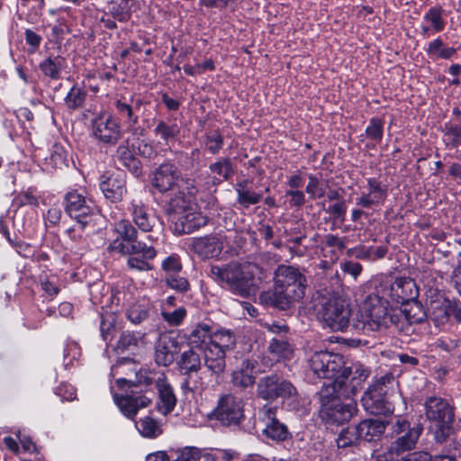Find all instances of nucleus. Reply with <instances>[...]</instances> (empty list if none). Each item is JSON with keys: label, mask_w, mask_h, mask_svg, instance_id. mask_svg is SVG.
I'll return each mask as SVG.
<instances>
[{"label": "nucleus", "mask_w": 461, "mask_h": 461, "mask_svg": "<svg viewBox=\"0 0 461 461\" xmlns=\"http://www.w3.org/2000/svg\"><path fill=\"white\" fill-rule=\"evenodd\" d=\"M201 352L203 354L204 365L209 371L217 376L223 373L226 367V352L223 349L209 343Z\"/></svg>", "instance_id": "nucleus-27"}, {"label": "nucleus", "mask_w": 461, "mask_h": 461, "mask_svg": "<svg viewBox=\"0 0 461 461\" xmlns=\"http://www.w3.org/2000/svg\"><path fill=\"white\" fill-rule=\"evenodd\" d=\"M130 212L134 224L143 232H151L158 222V218L152 214L149 207L140 200H132Z\"/></svg>", "instance_id": "nucleus-24"}, {"label": "nucleus", "mask_w": 461, "mask_h": 461, "mask_svg": "<svg viewBox=\"0 0 461 461\" xmlns=\"http://www.w3.org/2000/svg\"><path fill=\"white\" fill-rule=\"evenodd\" d=\"M256 366L257 361L253 359L243 360L240 364V366L234 370L231 374V383L233 386L240 390L252 387L256 380Z\"/></svg>", "instance_id": "nucleus-26"}, {"label": "nucleus", "mask_w": 461, "mask_h": 461, "mask_svg": "<svg viewBox=\"0 0 461 461\" xmlns=\"http://www.w3.org/2000/svg\"><path fill=\"white\" fill-rule=\"evenodd\" d=\"M343 365L342 356L328 351L315 352L308 360L309 369L313 376L319 379L332 380L324 387H334V389H342L346 384L345 378L350 370L342 369Z\"/></svg>", "instance_id": "nucleus-6"}, {"label": "nucleus", "mask_w": 461, "mask_h": 461, "mask_svg": "<svg viewBox=\"0 0 461 461\" xmlns=\"http://www.w3.org/2000/svg\"><path fill=\"white\" fill-rule=\"evenodd\" d=\"M150 304L146 300H140L131 303L126 309V318L132 324H140L149 318Z\"/></svg>", "instance_id": "nucleus-37"}, {"label": "nucleus", "mask_w": 461, "mask_h": 461, "mask_svg": "<svg viewBox=\"0 0 461 461\" xmlns=\"http://www.w3.org/2000/svg\"><path fill=\"white\" fill-rule=\"evenodd\" d=\"M86 197L77 191L68 192L65 195V212L85 229L91 221L94 208Z\"/></svg>", "instance_id": "nucleus-11"}, {"label": "nucleus", "mask_w": 461, "mask_h": 461, "mask_svg": "<svg viewBox=\"0 0 461 461\" xmlns=\"http://www.w3.org/2000/svg\"><path fill=\"white\" fill-rule=\"evenodd\" d=\"M184 182L178 167L170 162H165L157 167L153 172L152 186L160 193L180 187Z\"/></svg>", "instance_id": "nucleus-13"}, {"label": "nucleus", "mask_w": 461, "mask_h": 461, "mask_svg": "<svg viewBox=\"0 0 461 461\" xmlns=\"http://www.w3.org/2000/svg\"><path fill=\"white\" fill-rule=\"evenodd\" d=\"M118 114L124 119L125 123L129 126H134L139 122V117L134 114L133 107L122 100H117L114 103Z\"/></svg>", "instance_id": "nucleus-49"}, {"label": "nucleus", "mask_w": 461, "mask_h": 461, "mask_svg": "<svg viewBox=\"0 0 461 461\" xmlns=\"http://www.w3.org/2000/svg\"><path fill=\"white\" fill-rule=\"evenodd\" d=\"M361 440L357 426L343 429L337 438L339 448L356 446Z\"/></svg>", "instance_id": "nucleus-47"}, {"label": "nucleus", "mask_w": 461, "mask_h": 461, "mask_svg": "<svg viewBox=\"0 0 461 461\" xmlns=\"http://www.w3.org/2000/svg\"><path fill=\"white\" fill-rule=\"evenodd\" d=\"M114 402L125 417L133 420L139 410L146 408L151 403L152 397L147 393L142 394L133 393L130 395L115 394Z\"/></svg>", "instance_id": "nucleus-20"}, {"label": "nucleus", "mask_w": 461, "mask_h": 461, "mask_svg": "<svg viewBox=\"0 0 461 461\" xmlns=\"http://www.w3.org/2000/svg\"><path fill=\"white\" fill-rule=\"evenodd\" d=\"M118 238L108 246L110 252H128L129 249H140L145 242L139 239L137 229L128 220H120L114 224Z\"/></svg>", "instance_id": "nucleus-10"}, {"label": "nucleus", "mask_w": 461, "mask_h": 461, "mask_svg": "<svg viewBox=\"0 0 461 461\" xmlns=\"http://www.w3.org/2000/svg\"><path fill=\"white\" fill-rule=\"evenodd\" d=\"M252 180L244 179L239 181L235 185V192L237 194V203L245 209H248L250 205L258 203L262 200V194L254 192L250 187L249 184Z\"/></svg>", "instance_id": "nucleus-31"}, {"label": "nucleus", "mask_w": 461, "mask_h": 461, "mask_svg": "<svg viewBox=\"0 0 461 461\" xmlns=\"http://www.w3.org/2000/svg\"><path fill=\"white\" fill-rule=\"evenodd\" d=\"M423 21L429 24L431 29L439 32L445 28V22L442 18L441 10L438 8H430L423 16Z\"/></svg>", "instance_id": "nucleus-48"}, {"label": "nucleus", "mask_w": 461, "mask_h": 461, "mask_svg": "<svg viewBox=\"0 0 461 461\" xmlns=\"http://www.w3.org/2000/svg\"><path fill=\"white\" fill-rule=\"evenodd\" d=\"M305 238L304 234L298 235L296 237H291L287 239L285 248L291 253L292 256L303 257L307 251V248L302 246V241Z\"/></svg>", "instance_id": "nucleus-54"}, {"label": "nucleus", "mask_w": 461, "mask_h": 461, "mask_svg": "<svg viewBox=\"0 0 461 461\" xmlns=\"http://www.w3.org/2000/svg\"><path fill=\"white\" fill-rule=\"evenodd\" d=\"M68 154L60 145H54L50 155V162L55 167L62 168L68 166Z\"/></svg>", "instance_id": "nucleus-52"}, {"label": "nucleus", "mask_w": 461, "mask_h": 461, "mask_svg": "<svg viewBox=\"0 0 461 461\" xmlns=\"http://www.w3.org/2000/svg\"><path fill=\"white\" fill-rule=\"evenodd\" d=\"M223 146V137L218 131H213L205 136V149L212 155L220 152Z\"/></svg>", "instance_id": "nucleus-53"}, {"label": "nucleus", "mask_w": 461, "mask_h": 461, "mask_svg": "<svg viewBox=\"0 0 461 461\" xmlns=\"http://www.w3.org/2000/svg\"><path fill=\"white\" fill-rule=\"evenodd\" d=\"M268 352L279 360L291 359L294 355V348L288 339L285 337H274L268 345Z\"/></svg>", "instance_id": "nucleus-35"}, {"label": "nucleus", "mask_w": 461, "mask_h": 461, "mask_svg": "<svg viewBox=\"0 0 461 461\" xmlns=\"http://www.w3.org/2000/svg\"><path fill=\"white\" fill-rule=\"evenodd\" d=\"M342 369L350 370V372L347 374V378H345L346 384L341 389L345 396L348 397L349 395L356 394L359 391L362 387V384L368 377L369 371L360 363H355L349 367H346L343 365Z\"/></svg>", "instance_id": "nucleus-25"}, {"label": "nucleus", "mask_w": 461, "mask_h": 461, "mask_svg": "<svg viewBox=\"0 0 461 461\" xmlns=\"http://www.w3.org/2000/svg\"><path fill=\"white\" fill-rule=\"evenodd\" d=\"M424 408L435 442L446 443L454 433V407L441 397L430 396L425 400Z\"/></svg>", "instance_id": "nucleus-5"}, {"label": "nucleus", "mask_w": 461, "mask_h": 461, "mask_svg": "<svg viewBox=\"0 0 461 461\" xmlns=\"http://www.w3.org/2000/svg\"><path fill=\"white\" fill-rule=\"evenodd\" d=\"M215 416L223 425H239L244 418L242 401L230 394L221 397Z\"/></svg>", "instance_id": "nucleus-16"}, {"label": "nucleus", "mask_w": 461, "mask_h": 461, "mask_svg": "<svg viewBox=\"0 0 461 461\" xmlns=\"http://www.w3.org/2000/svg\"><path fill=\"white\" fill-rule=\"evenodd\" d=\"M166 283L169 287L180 293H185L190 289V285L187 279L178 276L177 273L167 274L166 276Z\"/></svg>", "instance_id": "nucleus-55"}, {"label": "nucleus", "mask_w": 461, "mask_h": 461, "mask_svg": "<svg viewBox=\"0 0 461 461\" xmlns=\"http://www.w3.org/2000/svg\"><path fill=\"white\" fill-rule=\"evenodd\" d=\"M110 14L113 18L120 23H125L131 18V7L126 5H113Z\"/></svg>", "instance_id": "nucleus-61"}, {"label": "nucleus", "mask_w": 461, "mask_h": 461, "mask_svg": "<svg viewBox=\"0 0 461 461\" xmlns=\"http://www.w3.org/2000/svg\"><path fill=\"white\" fill-rule=\"evenodd\" d=\"M163 378L165 380L166 375L162 372H145L140 373L138 376V383L140 385L151 386L153 384L158 388V379Z\"/></svg>", "instance_id": "nucleus-59"}, {"label": "nucleus", "mask_w": 461, "mask_h": 461, "mask_svg": "<svg viewBox=\"0 0 461 461\" xmlns=\"http://www.w3.org/2000/svg\"><path fill=\"white\" fill-rule=\"evenodd\" d=\"M317 318L334 331H343L349 324L351 310L341 297L321 295L315 300Z\"/></svg>", "instance_id": "nucleus-7"}, {"label": "nucleus", "mask_w": 461, "mask_h": 461, "mask_svg": "<svg viewBox=\"0 0 461 461\" xmlns=\"http://www.w3.org/2000/svg\"><path fill=\"white\" fill-rule=\"evenodd\" d=\"M163 320L170 326H178L186 316V310L184 307H179L173 312H162Z\"/></svg>", "instance_id": "nucleus-58"}, {"label": "nucleus", "mask_w": 461, "mask_h": 461, "mask_svg": "<svg viewBox=\"0 0 461 461\" xmlns=\"http://www.w3.org/2000/svg\"><path fill=\"white\" fill-rule=\"evenodd\" d=\"M145 336V332L123 330L118 339L115 348L120 353L135 349L140 343L143 342Z\"/></svg>", "instance_id": "nucleus-36"}, {"label": "nucleus", "mask_w": 461, "mask_h": 461, "mask_svg": "<svg viewBox=\"0 0 461 461\" xmlns=\"http://www.w3.org/2000/svg\"><path fill=\"white\" fill-rule=\"evenodd\" d=\"M135 426L140 434L144 438H155L162 434L161 425L149 416L140 419L135 423Z\"/></svg>", "instance_id": "nucleus-40"}, {"label": "nucleus", "mask_w": 461, "mask_h": 461, "mask_svg": "<svg viewBox=\"0 0 461 461\" xmlns=\"http://www.w3.org/2000/svg\"><path fill=\"white\" fill-rule=\"evenodd\" d=\"M65 67V59L61 56L48 57L40 63V69L44 76L57 80Z\"/></svg>", "instance_id": "nucleus-39"}, {"label": "nucleus", "mask_w": 461, "mask_h": 461, "mask_svg": "<svg viewBox=\"0 0 461 461\" xmlns=\"http://www.w3.org/2000/svg\"><path fill=\"white\" fill-rule=\"evenodd\" d=\"M209 170L218 183L229 180L234 175L230 158H221L209 166Z\"/></svg>", "instance_id": "nucleus-38"}, {"label": "nucleus", "mask_w": 461, "mask_h": 461, "mask_svg": "<svg viewBox=\"0 0 461 461\" xmlns=\"http://www.w3.org/2000/svg\"><path fill=\"white\" fill-rule=\"evenodd\" d=\"M369 194L375 195L381 201H384L386 196V188L382 185L381 182L376 178H369L367 180Z\"/></svg>", "instance_id": "nucleus-63"}, {"label": "nucleus", "mask_w": 461, "mask_h": 461, "mask_svg": "<svg viewBox=\"0 0 461 461\" xmlns=\"http://www.w3.org/2000/svg\"><path fill=\"white\" fill-rule=\"evenodd\" d=\"M306 278L299 269L280 265L274 273V287L262 292L258 301L262 305L287 310L305 294Z\"/></svg>", "instance_id": "nucleus-1"}, {"label": "nucleus", "mask_w": 461, "mask_h": 461, "mask_svg": "<svg viewBox=\"0 0 461 461\" xmlns=\"http://www.w3.org/2000/svg\"><path fill=\"white\" fill-rule=\"evenodd\" d=\"M277 408L265 404L258 411L259 420L265 424L263 434L273 440L284 441L291 437L287 426L276 419Z\"/></svg>", "instance_id": "nucleus-15"}, {"label": "nucleus", "mask_w": 461, "mask_h": 461, "mask_svg": "<svg viewBox=\"0 0 461 461\" xmlns=\"http://www.w3.org/2000/svg\"><path fill=\"white\" fill-rule=\"evenodd\" d=\"M388 421L381 419H366L357 425L360 438L370 442L379 438L384 432Z\"/></svg>", "instance_id": "nucleus-29"}, {"label": "nucleus", "mask_w": 461, "mask_h": 461, "mask_svg": "<svg viewBox=\"0 0 461 461\" xmlns=\"http://www.w3.org/2000/svg\"><path fill=\"white\" fill-rule=\"evenodd\" d=\"M176 457L172 461H199L202 452L194 447H186L179 451H176Z\"/></svg>", "instance_id": "nucleus-57"}, {"label": "nucleus", "mask_w": 461, "mask_h": 461, "mask_svg": "<svg viewBox=\"0 0 461 461\" xmlns=\"http://www.w3.org/2000/svg\"><path fill=\"white\" fill-rule=\"evenodd\" d=\"M340 268L343 271V273L348 274L354 278V280H357L363 271V267L361 264L351 260L342 262L340 264Z\"/></svg>", "instance_id": "nucleus-62"}, {"label": "nucleus", "mask_w": 461, "mask_h": 461, "mask_svg": "<svg viewBox=\"0 0 461 461\" xmlns=\"http://www.w3.org/2000/svg\"><path fill=\"white\" fill-rule=\"evenodd\" d=\"M393 380L392 375H385L372 384L364 393L361 403L364 409L373 415H386L393 411L386 398L388 384Z\"/></svg>", "instance_id": "nucleus-8"}, {"label": "nucleus", "mask_w": 461, "mask_h": 461, "mask_svg": "<svg viewBox=\"0 0 461 461\" xmlns=\"http://www.w3.org/2000/svg\"><path fill=\"white\" fill-rule=\"evenodd\" d=\"M115 158L124 167L132 173H138L140 171V162L134 157L128 145H120L117 148Z\"/></svg>", "instance_id": "nucleus-41"}, {"label": "nucleus", "mask_w": 461, "mask_h": 461, "mask_svg": "<svg viewBox=\"0 0 461 461\" xmlns=\"http://www.w3.org/2000/svg\"><path fill=\"white\" fill-rule=\"evenodd\" d=\"M426 52L431 59L440 58L443 59H448L456 53V49L445 47L442 40L440 38H437L429 42Z\"/></svg>", "instance_id": "nucleus-44"}, {"label": "nucleus", "mask_w": 461, "mask_h": 461, "mask_svg": "<svg viewBox=\"0 0 461 461\" xmlns=\"http://www.w3.org/2000/svg\"><path fill=\"white\" fill-rule=\"evenodd\" d=\"M104 197L111 203H119L127 193L126 176L123 172L103 176L99 183Z\"/></svg>", "instance_id": "nucleus-17"}, {"label": "nucleus", "mask_w": 461, "mask_h": 461, "mask_svg": "<svg viewBox=\"0 0 461 461\" xmlns=\"http://www.w3.org/2000/svg\"><path fill=\"white\" fill-rule=\"evenodd\" d=\"M174 232L177 235L189 234L207 223V218L197 212L194 207L172 217Z\"/></svg>", "instance_id": "nucleus-18"}, {"label": "nucleus", "mask_w": 461, "mask_h": 461, "mask_svg": "<svg viewBox=\"0 0 461 461\" xmlns=\"http://www.w3.org/2000/svg\"><path fill=\"white\" fill-rule=\"evenodd\" d=\"M200 351L189 348L188 350L184 351L177 361L178 367L185 375L196 373L202 366V360Z\"/></svg>", "instance_id": "nucleus-33"}, {"label": "nucleus", "mask_w": 461, "mask_h": 461, "mask_svg": "<svg viewBox=\"0 0 461 461\" xmlns=\"http://www.w3.org/2000/svg\"><path fill=\"white\" fill-rule=\"evenodd\" d=\"M402 310L398 312L400 321L402 319L406 321L408 323H421L426 320L427 314L423 309V306L416 299L403 304Z\"/></svg>", "instance_id": "nucleus-34"}, {"label": "nucleus", "mask_w": 461, "mask_h": 461, "mask_svg": "<svg viewBox=\"0 0 461 461\" xmlns=\"http://www.w3.org/2000/svg\"><path fill=\"white\" fill-rule=\"evenodd\" d=\"M211 343L223 349L224 352L231 350L236 345V338L229 330H218L212 332Z\"/></svg>", "instance_id": "nucleus-43"}, {"label": "nucleus", "mask_w": 461, "mask_h": 461, "mask_svg": "<svg viewBox=\"0 0 461 461\" xmlns=\"http://www.w3.org/2000/svg\"><path fill=\"white\" fill-rule=\"evenodd\" d=\"M390 297L397 303L405 304L417 299L419 290L410 277L396 278L390 285Z\"/></svg>", "instance_id": "nucleus-21"}, {"label": "nucleus", "mask_w": 461, "mask_h": 461, "mask_svg": "<svg viewBox=\"0 0 461 461\" xmlns=\"http://www.w3.org/2000/svg\"><path fill=\"white\" fill-rule=\"evenodd\" d=\"M212 337V327L206 323H198L193 328L186 339L190 348L201 352L206 345L211 343Z\"/></svg>", "instance_id": "nucleus-32"}, {"label": "nucleus", "mask_w": 461, "mask_h": 461, "mask_svg": "<svg viewBox=\"0 0 461 461\" xmlns=\"http://www.w3.org/2000/svg\"><path fill=\"white\" fill-rule=\"evenodd\" d=\"M191 249L202 259L213 258L221 254L223 243L216 236H203L193 240Z\"/></svg>", "instance_id": "nucleus-23"}, {"label": "nucleus", "mask_w": 461, "mask_h": 461, "mask_svg": "<svg viewBox=\"0 0 461 461\" xmlns=\"http://www.w3.org/2000/svg\"><path fill=\"white\" fill-rule=\"evenodd\" d=\"M180 350L177 338L170 333L161 334L155 346V361L158 365L167 366Z\"/></svg>", "instance_id": "nucleus-19"}, {"label": "nucleus", "mask_w": 461, "mask_h": 461, "mask_svg": "<svg viewBox=\"0 0 461 461\" xmlns=\"http://www.w3.org/2000/svg\"><path fill=\"white\" fill-rule=\"evenodd\" d=\"M192 207L190 200L182 194L172 197L168 203V211L171 218Z\"/></svg>", "instance_id": "nucleus-50"}, {"label": "nucleus", "mask_w": 461, "mask_h": 461, "mask_svg": "<svg viewBox=\"0 0 461 461\" xmlns=\"http://www.w3.org/2000/svg\"><path fill=\"white\" fill-rule=\"evenodd\" d=\"M297 395L295 386L288 380L272 374L259 378L257 384V396L267 402H274L277 398H292Z\"/></svg>", "instance_id": "nucleus-9"}, {"label": "nucleus", "mask_w": 461, "mask_h": 461, "mask_svg": "<svg viewBox=\"0 0 461 461\" xmlns=\"http://www.w3.org/2000/svg\"><path fill=\"white\" fill-rule=\"evenodd\" d=\"M120 254L128 255L127 265L131 270L149 271L151 269L149 260L153 259L157 251L152 245L144 243L140 249H129L128 252H121Z\"/></svg>", "instance_id": "nucleus-22"}, {"label": "nucleus", "mask_w": 461, "mask_h": 461, "mask_svg": "<svg viewBox=\"0 0 461 461\" xmlns=\"http://www.w3.org/2000/svg\"><path fill=\"white\" fill-rule=\"evenodd\" d=\"M115 327V316L112 313H106L102 316L100 324L101 336L104 340H111L112 331Z\"/></svg>", "instance_id": "nucleus-56"}, {"label": "nucleus", "mask_w": 461, "mask_h": 461, "mask_svg": "<svg viewBox=\"0 0 461 461\" xmlns=\"http://www.w3.org/2000/svg\"><path fill=\"white\" fill-rule=\"evenodd\" d=\"M383 134V122L378 118H372L366 129V136L375 142H381Z\"/></svg>", "instance_id": "nucleus-51"}, {"label": "nucleus", "mask_w": 461, "mask_h": 461, "mask_svg": "<svg viewBox=\"0 0 461 461\" xmlns=\"http://www.w3.org/2000/svg\"><path fill=\"white\" fill-rule=\"evenodd\" d=\"M86 91L82 87L74 86L64 99L67 107L72 110L81 108L86 102Z\"/></svg>", "instance_id": "nucleus-46"}, {"label": "nucleus", "mask_w": 461, "mask_h": 461, "mask_svg": "<svg viewBox=\"0 0 461 461\" xmlns=\"http://www.w3.org/2000/svg\"><path fill=\"white\" fill-rule=\"evenodd\" d=\"M180 133V129L176 123L169 124L165 121H159L155 129L154 134L159 138L165 144H168Z\"/></svg>", "instance_id": "nucleus-42"}, {"label": "nucleus", "mask_w": 461, "mask_h": 461, "mask_svg": "<svg viewBox=\"0 0 461 461\" xmlns=\"http://www.w3.org/2000/svg\"><path fill=\"white\" fill-rule=\"evenodd\" d=\"M345 394L334 387H323L318 393L321 404L320 416L329 425H342L348 422L357 412V402L352 399L341 400Z\"/></svg>", "instance_id": "nucleus-4"}, {"label": "nucleus", "mask_w": 461, "mask_h": 461, "mask_svg": "<svg viewBox=\"0 0 461 461\" xmlns=\"http://www.w3.org/2000/svg\"><path fill=\"white\" fill-rule=\"evenodd\" d=\"M306 192L312 198H321L323 197L325 194V190L322 185H321L318 178L312 175L309 176V183L306 186Z\"/></svg>", "instance_id": "nucleus-60"}, {"label": "nucleus", "mask_w": 461, "mask_h": 461, "mask_svg": "<svg viewBox=\"0 0 461 461\" xmlns=\"http://www.w3.org/2000/svg\"><path fill=\"white\" fill-rule=\"evenodd\" d=\"M398 311L390 307L389 302L378 294H370L363 302L359 318L353 326L364 332L381 331L392 327L401 330Z\"/></svg>", "instance_id": "nucleus-3"}, {"label": "nucleus", "mask_w": 461, "mask_h": 461, "mask_svg": "<svg viewBox=\"0 0 461 461\" xmlns=\"http://www.w3.org/2000/svg\"><path fill=\"white\" fill-rule=\"evenodd\" d=\"M429 297L432 298L430 294ZM449 307H451V301L438 294V297L429 301V316L436 326L445 324L449 319Z\"/></svg>", "instance_id": "nucleus-30"}, {"label": "nucleus", "mask_w": 461, "mask_h": 461, "mask_svg": "<svg viewBox=\"0 0 461 461\" xmlns=\"http://www.w3.org/2000/svg\"><path fill=\"white\" fill-rule=\"evenodd\" d=\"M158 401L157 403L158 411L163 414L167 415L169 414L176 404V397L174 393V390L168 381L167 380V377L165 380L161 378L158 379Z\"/></svg>", "instance_id": "nucleus-28"}, {"label": "nucleus", "mask_w": 461, "mask_h": 461, "mask_svg": "<svg viewBox=\"0 0 461 461\" xmlns=\"http://www.w3.org/2000/svg\"><path fill=\"white\" fill-rule=\"evenodd\" d=\"M93 135L105 144L114 145L122 136L121 125L113 115H98L92 121Z\"/></svg>", "instance_id": "nucleus-14"}, {"label": "nucleus", "mask_w": 461, "mask_h": 461, "mask_svg": "<svg viewBox=\"0 0 461 461\" xmlns=\"http://www.w3.org/2000/svg\"><path fill=\"white\" fill-rule=\"evenodd\" d=\"M443 141L447 147L457 148L461 144V127L447 122L442 129Z\"/></svg>", "instance_id": "nucleus-45"}, {"label": "nucleus", "mask_w": 461, "mask_h": 461, "mask_svg": "<svg viewBox=\"0 0 461 461\" xmlns=\"http://www.w3.org/2000/svg\"><path fill=\"white\" fill-rule=\"evenodd\" d=\"M349 256H353L357 259L370 260L373 256V247L359 246L349 249L348 250Z\"/></svg>", "instance_id": "nucleus-64"}, {"label": "nucleus", "mask_w": 461, "mask_h": 461, "mask_svg": "<svg viewBox=\"0 0 461 461\" xmlns=\"http://www.w3.org/2000/svg\"><path fill=\"white\" fill-rule=\"evenodd\" d=\"M422 430L423 428L420 424L411 427L407 420H397L393 425V432L400 436L390 447L396 451V455L410 451L415 447Z\"/></svg>", "instance_id": "nucleus-12"}, {"label": "nucleus", "mask_w": 461, "mask_h": 461, "mask_svg": "<svg viewBox=\"0 0 461 461\" xmlns=\"http://www.w3.org/2000/svg\"><path fill=\"white\" fill-rule=\"evenodd\" d=\"M209 276L232 294L248 297L254 291V279L257 276L261 279L264 272L256 263L233 260L222 266H211Z\"/></svg>", "instance_id": "nucleus-2"}]
</instances>
